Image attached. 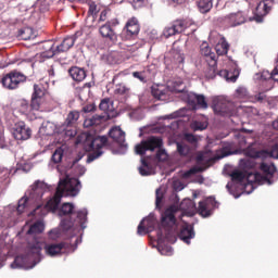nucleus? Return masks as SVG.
<instances>
[{
  "mask_svg": "<svg viewBox=\"0 0 278 278\" xmlns=\"http://www.w3.org/2000/svg\"><path fill=\"white\" fill-rule=\"evenodd\" d=\"M58 216H65L60 224L63 231L78 233L80 229H86V223H88V210L86 208L76 211L75 204L65 202L58 208Z\"/></svg>",
  "mask_w": 278,
  "mask_h": 278,
  "instance_id": "obj_4",
  "label": "nucleus"
},
{
  "mask_svg": "<svg viewBox=\"0 0 278 278\" xmlns=\"http://www.w3.org/2000/svg\"><path fill=\"white\" fill-rule=\"evenodd\" d=\"M206 155L207 154H199L197 156V164L201 165V164H205V162H210V159H207Z\"/></svg>",
  "mask_w": 278,
  "mask_h": 278,
  "instance_id": "obj_52",
  "label": "nucleus"
},
{
  "mask_svg": "<svg viewBox=\"0 0 278 278\" xmlns=\"http://www.w3.org/2000/svg\"><path fill=\"white\" fill-rule=\"evenodd\" d=\"M179 116H184V110L175 112L170 115V118H179Z\"/></svg>",
  "mask_w": 278,
  "mask_h": 278,
  "instance_id": "obj_60",
  "label": "nucleus"
},
{
  "mask_svg": "<svg viewBox=\"0 0 278 278\" xmlns=\"http://www.w3.org/2000/svg\"><path fill=\"white\" fill-rule=\"evenodd\" d=\"M205 168L206 167H193L187 173V175H194V173H203Z\"/></svg>",
  "mask_w": 278,
  "mask_h": 278,
  "instance_id": "obj_55",
  "label": "nucleus"
},
{
  "mask_svg": "<svg viewBox=\"0 0 278 278\" xmlns=\"http://www.w3.org/2000/svg\"><path fill=\"white\" fill-rule=\"evenodd\" d=\"M49 237L52 239V240H55V238H59L60 237V230L58 229H52L49 231Z\"/></svg>",
  "mask_w": 278,
  "mask_h": 278,
  "instance_id": "obj_56",
  "label": "nucleus"
},
{
  "mask_svg": "<svg viewBox=\"0 0 278 278\" xmlns=\"http://www.w3.org/2000/svg\"><path fill=\"white\" fill-rule=\"evenodd\" d=\"M34 262L33 266L29 268H34L36 264H38V255L34 253H29V245L26 248V255L25 256H16L14 262L11 264V268H27V263Z\"/></svg>",
  "mask_w": 278,
  "mask_h": 278,
  "instance_id": "obj_12",
  "label": "nucleus"
},
{
  "mask_svg": "<svg viewBox=\"0 0 278 278\" xmlns=\"http://www.w3.org/2000/svg\"><path fill=\"white\" fill-rule=\"evenodd\" d=\"M43 231H45V224H42V222H36L35 224H33L27 230V236H28L27 247H29V242L36 244V240L37 242H42L38 238V235L42 233Z\"/></svg>",
  "mask_w": 278,
  "mask_h": 278,
  "instance_id": "obj_20",
  "label": "nucleus"
},
{
  "mask_svg": "<svg viewBox=\"0 0 278 278\" xmlns=\"http://www.w3.org/2000/svg\"><path fill=\"white\" fill-rule=\"evenodd\" d=\"M164 146V141L160 137H149L148 139L141 141L139 144L135 147V153L137 155H144L147 151H151L154 153L152 156H147V159L141 157V166L139 167V174L142 177H149V175H153V163H151V157L154 162H166L168 160V153L165 149H162Z\"/></svg>",
  "mask_w": 278,
  "mask_h": 278,
  "instance_id": "obj_3",
  "label": "nucleus"
},
{
  "mask_svg": "<svg viewBox=\"0 0 278 278\" xmlns=\"http://www.w3.org/2000/svg\"><path fill=\"white\" fill-rule=\"evenodd\" d=\"M77 121H79V112L71 111L63 124V131H65V136H68L70 138H75V136H77V130L75 128H70L75 127V125H77Z\"/></svg>",
  "mask_w": 278,
  "mask_h": 278,
  "instance_id": "obj_13",
  "label": "nucleus"
},
{
  "mask_svg": "<svg viewBox=\"0 0 278 278\" xmlns=\"http://www.w3.org/2000/svg\"><path fill=\"white\" fill-rule=\"evenodd\" d=\"M213 110L219 116L231 117L236 114V105L223 96L213 97Z\"/></svg>",
  "mask_w": 278,
  "mask_h": 278,
  "instance_id": "obj_9",
  "label": "nucleus"
},
{
  "mask_svg": "<svg viewBox=\"0 0 278 278\" xmlns=\"http://www.w3.org/2000/svg\"><path fill=\"white\" fill-rule=\"evenodd\" d=\"M197 4L201 14H207L214 8V0H198Z\"/></svg>",
  "mask_w": 278,
  "mask_h": 278,
  "instance_id": "obj_30",
  "label": "nucleus"
},
{
  "mask_svg": "<svg viewBox=\"0 0 278 278\" xmlns=\"http://www.w3.org/2000/svg\"><path fill=\"white\" fill-rule=\"evenodd\" d=\"M197 212L200 214V216H203V218H207V216L211 215L210 211L207 210V201L199 202Z\"/></svg>",
  "mask_w": 278,
  "mask_h": 278,
  "instance_id": "obj_37",
  "label": "nucleus"
},
{
  "mask_svg": "<svg viewBox=\"0 0 278 278\" xmlns=\"http://www.w3.org/2000/svg\"><path fill=\"white\" fill-rule=\"evenodd\" d=\"M155 227H157V219L155 218V215L150 214L140 222L137 228V233L138 236H147V233L155 231Z\"/></svg>",
  "mask_w": 278,
  "mask_h": 278,
  "instance_id": "obj_14",
  "label": "nucleus"
},
{
  "mask_svg": "<svg viewBox=\"0 0 278 278\" xmlns=\"http://www.w3.org/2000/svg\"><path fill=\"white\" fill-rule=\"evenodd\" d=\"M46 192H49V185L40 180L35 181L34 185L25 192L24 197L18 200L17 213L23 214L29 205L40 203Z\"/></svg>",
  "mask_w": 278,
  "mask_h": 278,
  "instance_id": "obj_7",
  "label": "nucleus"
},
{
  "mask_svg": "<svg viewBox=\"0 0 278 278\" xmlns=\"http://www.w3.org/2000/svg\"><path fill=\"white\" fill-rule=\"evenodd\" d=\"M261 170L264 173V175L260 173H252V172H245V181L244 185V191L245 194H251L257 186H264V184H267L270 186L273 181H270V177L275 175V170H277V167H275V164L263 162L261 164Z\"/></svg>",
  "mask_w": 278,
  "mask_h": 278,
  "instance_id": "obj_6",
  "label": "nucleus"
},
{
  "mask_svg": "<svg viewBox=\"0 0 278 278\" xmlns=\"http://www.w3.org/2000/svg\"><path fill=\"white\" fill-rule=\"evenodd\" d=\"M76 175H78V177L86 175V167L78 165L76 167Z\"/></svg>",
  "mask_w": 278,
  "mask_h": 278,
  "instance_id": "obj_54",
  "label": "nucleus"
},
{
  "mask_svg": "<svg viewBox=\"0 0 278 278\" xmlns=\"http://www.w3.org/2000/svg\"><path fill=\"white\" fill-rule=\"evenodd\" d=\"M132 5L135 9L142 8V5H144V0H134Z\"/></svg>",
  "mask_w": 278,
  "mask_h": 278,
  "instance_id": "obj_58",
  "label": "nucleus"
},
{
  "mask_svg": "<svg viewBox=\"0 0 278 278\" xmlns=\"http://www.w3.org/2000/svg\"><path fill=\"white\" fill-rule=\"evenodd\" d=\"M235 97L237 99H249V90L247 87H239L235 92Z\"/></svg>",
  "mask_w": 278,
  "mask_h": 278,
  "instance_id": "obj_41",
  "label": "nucleus"
},
{
  "mask_svg": "<svg viewBox=\"0 0 278 278\" xmlns=\"http://www.w3.org/2000/svg\"><path fill=\"white\" fill-rule=\"evenodd\" d=\"M177 152L181 157H188V154L191 152L190 146L185 142H177Z\"/></svg>",
  "mask_w": 278,
  "mask_h": 278,
  "instance_id": "obj_36",
  "label": "nucleus"
},
{
  "mask_svg": "<svg viewBox=\"0 0 278 278\" xmlns=\"http://www.w3.org/2000/svg\"><path fill=\"white\" fill-rule=\"evenodd\" d=\"M140 33V25L138 24V20L132 17L129 20L124 29L122 30L121 37L123 40H131V38H136Z\"/></svg>",
  "mask_w": 278,
  "mask_h": 278,
  "instance_id": "obj_15",
  "label": "nucleus"
},
{
  "mask_svg": "<svg viewBox=\"0 0 278 278\" xmlns=\"http://www.w3.org/2000/svg\"><path fill=\"white\" fill-rule=\"evenodd\" d=\"M72 240L75 238L72 243L66 244V243H45L42 241L36 240V243H28V253H34L38 257V262H40L41 257V251L45 249L46 255H49L50 257H58V255H62V253H75L77 251L78 244H81V237H71ZM68 249V250H67Z\"/></svg>",
  "mask_w": 278,
  "mask_h": 278,
  "instance_id": "obj_5",
  "label": "nucleus"
},
{
  "mask_svg": "<svg viewBox=\"0 0 278 278\" xmlns=\"http://www.w3.org/2000/svg\"><path fill=\"white\" fill-rule=\"evenodd\" d=\"M100 35L102 38H108L111 42H116L118 40V36L114 31L113 28L110 27V24H104L99 28Z\"/></svg>",
  "mask_w": 278,
  "mask_h": 278,
  "instance_id": "obj_24",
  "label": "nucleus"
},
{
  "mask_svg": "<svg viewBox=\"0 0 278 278\" xmlns=\"http://www.w3.org/2000/svg\"><path fill=\"white\" fill-rule=\"evenodd\" d=\"M168 92V89L165 87H152V97L154 99H159V101H164L166 99V93Z\"/></svg>",
  "mask_w": 278,
  "mask_h": 278,
  "instance_id": "obj_32",
  "label": "nucleus"
},
{
  "mask_svg": "<svg viewBox=\"0 0 278 278\" xmlns=\"http://www.w3.org/2000/svg\"><path fill=\"white\" fill-rule=\"evenodd\" d=\"M0 147H3V130L0 128Z\"/></svg>",
  "mask_w": 278,
  "mask_h": 278,
  "instance_id": "obj_63",
  "label": "nucleus"
},
{
  "mask_svg": "<svg viewBox=\"0 0 278 278\" xmlns=\"http://www.w3.org/2000/svg\"><path fill=\"white\" fill-rule=\"evenodd\" d=\"M110 105H111V102H110V99H103L101 102H100V110L102 112H110Z\"/></svg>",
  "mask_w": 278,
  "mask_h": 278,
  "instance_id": "obj_47",
  "label": "nucleus"
},
{
  "mask_svg": "<svg viewBox=\"0 0 278 278\" xmlns=\"http://www.w3.org/2000/svg\"><path fill=\"white\" fill-rule=\"evenodd\" d=\"M81 190V181L77 178H71L66 176L59 180L55 194L51 198L46 205L38 204L36 208L30 213V216L35 218H42L47 216L49 212H58V207L62 202V197H77Z\"/></svg>",
  "mask_w": 278,
  "mask_h": 278,
  "instance_id": "obj_2",
  "label": "nucleus"
},
{
  "mask_svg": "<svg viewBox=\"0 0 278 278\" xmlns=\"http://www.w3.org/2000/svg\"><path fill=\"white\" fill-rule=\"evenodd\" d=\"M200 53L206 58V62H211V66H216V54L212 52V48H210L207 42H203L200 46Z\"/></svg>",
  "mask_w": 278,
  "mask_h": 278,
  "instance_id": "obj_23",
  "label": "nucleus"
},
{
  "mask_svg": "<svg viewBox=\"0 0 278 278\" xmlns=\"http://www.w3.org/2000/svg\"><path fill=\"white\" fill-rule=\"evenodd\" d=\"M174 3H178V5H181V3H186L187 0H173Z\"/></svg>",
  "mask_w": 278,
  "mask_h": 278,
  "instance_id": "obj_64",
  "label": "nucleus"
},
{
  "mask_svg": "<svg viewBox=\"0 0 278 278\" xmlns=\"http://www.w3.org/2000/svg\"><path fill=\"white\" fill-rule=\"evenodd\" d=\"M108 14H110V9H104L100 13L99 23L108 21Z\"/></svg>",
  "mask_w": 278,
  "mask_h": 278,
  "instance_id": "obj_50",
  "label": "nucleus"
},
{
  "mask_svg": "<svg viewBox=\"0 0 278 278\" xmlns=\"http://www.w3.org/2000/svg\"><path fill=\"white\" fill-rule=\"evenodd\" d=\"M232 181H237V184H244L247 179V172L242 170H233L230 175Z\"/></svg>",
  "mask_w": 278,
  "mask_h": 278,
  "instance_id": "obj_35",
  "label": "nucleus"
},
{
  "mask_svg": "<svg viewBox=\"0 0 278 278\" xmlns=\"http://www.w3.org/2000/svg\"><path fill=\"white\" fill-rule=\"evenodd\" d=\"M215 51L217 55H227L229 52V43L225 38H222L220 41L215 46Z\"/></svg>",
  "mask_w": 278,
  "mask_h": 278,
  "instance_id": "obj_33",
  "label": "nucleus"
},
{
  "mask_svg": "<svg viewBox=\"0 0 278 278\" xmlns=\"http://www.w3.org/2000/svg\"><path fill=\"white\" fill-rule=\"evenodd\" d=\"M186 29V22L178 20L172 25L166 26L163 30L164 38H170V36H176V34H181Z\"/></svg>",
  "mask_w": 278,
  "mask_h": 278,
  "instance_id": "obj_21",
  "label": "nucleus"
},
{
  "mask_svg": "<svg viewBox=\"0 0 278 278\" xmlns=\"http://www.w3.org/2000/svg\"><path fill=\"white\" fill-rule=\"evenodd\" d=\"M186 101L189 103V105L193 106V110H195L197 105L202 110H207V100H205V96L203 94L188 92L186 93Z\"/></svg>",
  "mask_w": 278,
  "mask_h": 278,
  "instance_id": "obj_19",
  "label": "nucleus"
},
{
  "mask_svg": "<svg viewBox=\"0 0 278 278\" xmlns=\"http://www.w3.org/2000/svg\"><path fill=\"white\" fill-rule=\"evenodd\" d=\"M155 197H156L155 205L156 207H160L162 203V199H164V193L162 192V189H156Z\"/></svg>",
  "mask_w": 278,
  "mask_h": 278,
  "instance_id": "obj_48",
  "label": "nucleus"
},
{
  "mask_svg": "<svg viewBox=\"0 0 278 278\" xmlns=\"http://www.w3.org/2000/svg\"><path fill=\"white\" fill-rule=\"evenodd\" d=\"M129 92V88L125 86L124 84L116 85L115 87V93L116 94H127Z\"/></svg>",
  "mask_w": 278,
  "mask_h": 278,
  "instance_id": "obj_46",
  "label": "nucleus"
},
{
  "mask_svg": "<svg viewBox=\"0 0 278 278\" xmlns=\"http://www.w3.org/2000/svg\"><path fill=\"white\" fill-rule=\"evenodd\" d=\"M185 140L186 142H189L192 147H197L199 142V137L192 135V134H185Z\"/></svg>",
  "mask_w": 278,
  "mask_h": 278,
  "instance_id": "obj_44",
  "label": "nucleus"
},
{
  "mask_svg": "<svg viewBox=\"0 0 278 278\" xmlns=\"http://www.w3.org/2000/svg\"><path fill=\"white\" fill-rule=\"evenodd\" d=\"M218 75H219V77H224L227 79V77H229V71L222 70V71H219Z\"/></svg>",
  "mask_w": 278,
  "mask_h": 278,
  "instance_id": "obj_59",
  "label": "nucleus"
},
{
  "mask_svg": "<svg viewBox=\"0 0 278 278\" xmlns=\"http://www.w3.org/2000/svg\"><path fill=\"white\" fill-rule=\"evenodd\" d=\"M194 236V227L188 223H184L178 233V238H180L186 244H190V240H192Z\"/></svg>",
  "mask_w": 278,
  "mask_h": 278,
  "instance_id": "obj_22",
  "label": "nucleus"
},
{
  "mask_svg": "<svg viewBox=\"0 0 278 278\" xmlns=\"http://www.w3.org/2000/svg\"><path fill=\"white\" fill-rule=\"evenodd\" d=\"M190 127L193 131H204V129H207V122L194 121L191 123Z\"/></svg>",
  "mask_w": 278,
  "mask_h": 278,
  "instance_id": "obj_39",
  "label": "nucleus"
},
{
  "mask_svg": "<svg viewBox=\"0 0 278 278\" xmlns=\"http://www.w3.org/2000/svg\"><path fill=\"white\" fill-rule=\"evenodd\" d=\"M18 36L22 40H31V38H36V35L34 34V28L31 27H24L20 29Z\"/></svg>",
  "mask_w": 278,
  "mask_h": 278,
  "instance_id": "obj_34",
  "label": "nucleus"
},
{
  "mask_svg": "<svg viewBox=\"0 0 278 278\" xmlns=\"http://www.w3.org/2000/svg\"><path fill=\"white\" fill-rule=\"evenodd\" d=\"M105 121V115H93L85 119L84 127H94V125H101Z\"/></svg>",
  "mask_w": 278,
  "mask_h": 278,
  "instance_id": "obj_31",
  "label": "nucleus"
},
{
  "mask_svg": "<svg viewBox=\"0 0 278 278\" xmlns=\"http://www.w3.org/2000/svg\"><path fill=\"white\" fill-rule=\"evenodd\" d=\"M70 76L72 77V79L74 81H84V79H86L87 74H86V70L81 68V67H71L68 70Z\"/></svg>",
  "mask_w": 278,
  "mask_h": 278,
  "instance_id": "obj_25",
  "label": "nucleus"
},
{
  "mask_svg": "<svg viewBox=\"0 0 278 278\" xmlns=\"http://www.w3.org/2000/svg\"><path fill=\"white\" fill-rule=\"evenodd\" d=\"M62 157H64V149L56 148L51 157L52 162L54 164H60V162H62Z\"/></svg>",
  "mask_w": 278,
  "mask_h": 278,
  "instance_id": "obj_38",
  "label": "nucleus"
},
{
  "mask_svg": "<svg viewBox=\"0 0 278 278\" xmlns=\"http://www.w3.org/2000/svg\"><path fill=\"white\" fill-rule=\"evenodd\" d=\"M21 110H22V112H29V110H31V104H29V102H27V100H22L21 101Z\"/></svg>",
  "mask_w": 278,
  "mask_h": 278,
  "instance_id": "obj_51",
  "label": "nucleus"
},
{
  "mask_svg": "<svg viewBox=\"0 0 278 278\" xmlns=\"http://www.w3.org/2000/svg\"><path fill=\"white\" fill-rule=\"evenodd\" d=\"M194 214H197V204L191 199H185L179 207L172 205L164 212L157 230V251L161 255H173V248L164 244V242H175L177 218L194 216Z\"/></svg>",
  "mask_w": 278,
  "mask_h": 278,
  "instance_id": "obj_1",
  "label": "nucleus"
},
{
  "mask_svg": "<svg viewBox=\"0 0 278 278\" xmlns=\"http://www.w3.org/2000/svg\"><path fill=\"white\" fill-rule=\"evenodd\" d=\"M172 53L176 64H184L186 58L184 56V53H181V50H173Z\"/></svg>",
  "mask_w": 278,
  "mask_h": 278,
  "instance_id": "obj_43",
  "label": "nucleus"
},
{
  "mask_svg": "<svg viewBox=\"0 0 278 278\" xmlns=\"http://www.w3.org/2000/svg\"><path fill=\"white\" fill-rule=\"evenodd\" d=\"M238 80V74H232L231 72H228V77H226V81H231L232 84H236Z\"/></svg>",
  "mask_w": 278,
  "mask_h": 278,
  "instance_id": "obj_53",
  "label": "nucleus"
},
{
  "mask_svg": "<svg viewBox=\"0 0 278 278\" xmlns=\"http://www.w3.org/2000/svg\"><path fill=\"white\" fill-rule=\"evenodd\" d=\"M271 8H273V0L261 1L254 11V16L250 17V21H255L256 23H263L264 16H266V14L270 12Z\"/></svg>",
  "mask_w": 278,
  "mask_h": 278,
  "instance_id": "obj_16",
  "label": "nucleus"
},
{
  "mask_svg": "<svg viewBox=\"0 0 278 278\" xmlns=\"http://www.w3.org/2000/svg\"><path fill=\"white\" fill-rule=\"evenodd\" d=\"M83 110L86 114H88V112H92V110H94V106L93 105H86V106H84Z\"/></svg>",
  "mask_w": 278,
  "mask_h": 278,
  "instance_id": "obj_62",
  "label": "nucleus"
},
{
  "mask_svg": "<svg viewBox=\"0 0 278 278\" xmlns=\"http://www.w3.org/2000/svg\"><path fill=\"white\" fill-rule=\"evenodd\" d=\"M106 25H110L111 28L116 27V25H118V20H111L106 22Z\"/></svg>",
  "mask_w": 278,
  "mask_h": 278,
  "instance_id": "obj_61",
  "label": "nucleus"
},
{
  "mask_svg": "<svg viewBox=\"0 0 278 278\" xmlns=\"http://www.w3.org/2000/svg\"><path fill=\"white\" fill-rule=\"evenodd\" d=\"M33 98L42 99L45 97V87L39 85H34Z\"/></svg>",
  "mask_w": 278,
  "mask_h": 278,
  "instance_id": "obj_40",
  "label": "nucleus"
},
{
  "mask_svg": "<svg viewBox=\"0 0 278 278\" xmlns=\"http://www.w3.org/2000/svg\"><path fill=\"white\" fill-rule=\"evenodd\" d=\"M252 99L256 103H263V101H266V93L260 92V93L255 94L254 98H252Z\"/></svg>",
  "mask_w": 278,
  "mask_h": 278,
  "instance_id": "obj_49",
  "label": "nucleus"
},
{
  "mask_svg": "<svg viewBox=\"0 0 278 278\" xmlns=\"http://www.w3.org/2000/svg\"><path fill=\"white\" fill-rule=\"evenodd\" d=\"M55 124L52 122H43L39 128V134L41 136H53V134H55Z\"/></svg>",
  "mask_w": 278,
  "mask_h": 278,
  "instance_id": "obj_29",
  "label": "nucleus"
},
{
  "mask_svg": "<svg viewBox=\"0 0 278 278\" xmlns=\"http://www.w3.org/2000/svg\"><path fill=\"white\" fill-rule=\"evenodd\" d=\"M75 46V37H66L63 39L61 45L56 46V55L58 53H66L72 47Z\"/></svg>",
  "mask_w": 278,
  "mask_h": 278,
  "instance_id": "obj_26",
  "label": "nucleus"
},
{
  "mask_svg": "<svg viewBox=\"0 0 278 278\" xmlns=\"http://www.w3.org/2000/svg\"><path fill=\"white\" fill-rule=\"evenodd\" d=\"M85 136V151H93L91 154L88 155L87 164L90 162H94L98 157L103 155V147L108 144V137L105 136H92V135H84Z\"/></svg>",
  "mask_w": 278,
  "mask_h": 278,
  "instance_id": "obj_8",
  "label": "nucleus"
},
{
  "mask_svg": "<svg viewBox=\"0 0 278 278\" xmlns=\"http://www.w3.org/2000/svg\"><path fill=\"white\" fill-rule=\"evenodd\" d=\"M89 14L92 18H97V5L89 7Z\"/></svg>",
  "mask_w": 278,
  "mask_h": 278,
  "instance_id": "obj_57",
  "label": "nucleus"
},
{
  "mask_svg": "<svg viewBox=\"0 0 278 278\" xmlns=\"http://www.w3.org/2000/svg\"><path fill=\"white\" fill-rule=\"evenodd\" d=\"M53 47H55V43H53V41H46L42 46L45 51L41 53V55L47 60L53 58V55H58L56 48L53 49Z\"/></svg>",
  "mask_w": 278,
  "mask_h": 278,
  "instance_id": "obj_27",
  "label": "nucleus"
},
{
  "mask_svg": "<svg viewBox=\"0 0 278 278\" xmlns=\"http://www.w3.org/2000/svg\"><path fill=\"white\" fill-rule=\"evenodd\" d=\"M109 136L117 144V149L113 150V153H116L117 155H125L127 153V150L129 149V146L125 141V131L121 129V126H115L111 128L109 131Z\"/></svg>",
  "mask_w": 278,
  "mask_h": 278,
  "instance_id": "obj_10",
  "label": "nucleus"
},
{
  "mask_svg": "<svg viewBox=\"0 0 278 278\" xmlns=\"http://www.w3.org/2000/svg\"><path fill=\"white\" fill-rule=\"evenodd\" d=\"M25 79V75L20 72H10L1 79V84L8 90H16V88H18V84H22Z\"/></svg>",
  "mask_w": 278,
  "mask_h": 278,
  "instance_id": "obj_11",
  "label": "nucleus"
},
{
  "mask_svg": "<svg viewBox=\"0 0 278 278\" xmlns=\"http://www.w3.org/2000/svg\"><path fill=\"white\" fill-rule=\"evenodd\" d=\"M255 157H262V160H267V157H273L274 160H278V143L271 148L270 151H258L256 152Z\"/></svg>",
  "mask_w": 278,
  "mask_h": 278,
  "instance_id": "obj_28",
  "label": "nucleus"
},
{
  "mask_svg": "<svg viewBox=\"0 0 278 278\" xmlns=\"http://www.w3.org/2000/svg\"><path fill=\"white\" fill-rule=\"evenodd\" d=\"M12 134L15 140H29L31 138V128L20 122L13 127Z\"/></svg>",
  "mask_w": 278,
  "mask_h": 278,
  "instance_id": "obj_18",
  "label": "nucleus"
},
{
  "mask_svg": "<svg viewBox=\"0 0 278 278\" xmlns=\"http://www.w3.org/2000/svg\"><path fill=\"white\" fill-rule=\"evenodd\" d=\"M224 23L228 27H240V25L247 23V15L242 11L230 13L224 16Z\"/></svg>",
  "mask_w": 278,
  "mask_h": 278,
  "instance_id": "obj_17",
  "label": "nucleus"
},
{
  "mask_svg": "<svg viewBox=\"0 0 278 278\" xmlns=\"http://www.w3.org/2000/svg\"><path fill=\"white\" fill-rule=\"evenodd\" d=\"M132 77H135V79H139V81H142V84H147V73L146 72H134Z\"/></svg>",
  "mask_w": 278,
  "mask_h": 278,
  "instance_id": "obj_45",
  "label": "nucleus"
},
{
  "mask_svg": "<svg viewBox=\"0 0 278 278\" xmlns=\"http://www.w3.org/2000/svg\"><path fill=\"white\" fill-rule=\"evenodd\" d=\"M41 105H42V98L31 97L30 110H34L35 112H38L40 110Z\"/></svg>",
  "mask_w": 278,
  "mask_h": 278,
  "instance_id": "obj_42",
  "label": "nucleus"
}]
</instances>
